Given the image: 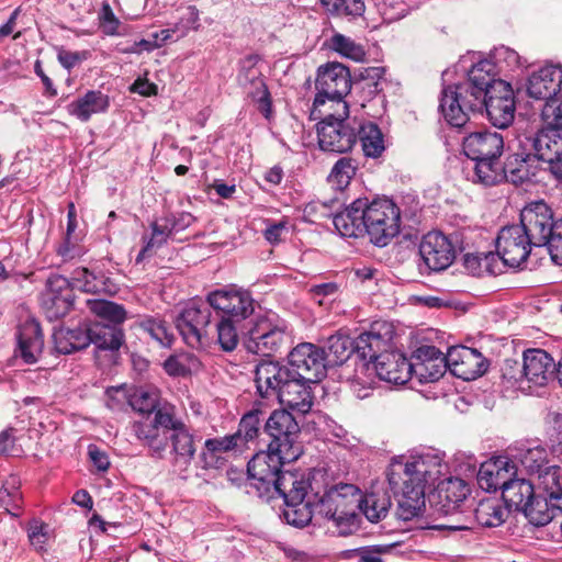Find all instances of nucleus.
Listing matches in <instances>:
<instances>
[{
    "label": "nucleus",
    "mask_w": 562,
    "mask_h": 562,
    "mask_svg": "<svg viewBox=\"0 0 562 562\" xmlns=\"http://www.w3.org/2000/svg\"><path fill=\"white\" fill-rule=\"evenodd\" d=\"M0 506L12 516H20L21 493L15 487L10 490L7 486H2L0 488Z\"/></svg>",
    "instance_id": "nucleus-59"
},
{
    "label": "nucleus",
    "mask_w": 562,
    "mask_h": 562,
    "mask_svg": "<svg viewBox=\"0 0 562 562\" xmlns=\"http://www.w3.org/2000/svg\"><path fill=\"white\" fill-rule=\"evenodd\" d=\"M439 110L453 127H462L470 120V113L481 111L477 98H470L458 85L443 88Z\"/></svg>",
    "instance_id": "nucleus-18"
},
{
    "label": "nucleus",
    "mask_w": 562,
    "mask_h": 562,
    "mask_svg": "<svg viewBox=\"0 0 562 562\" xmlns=\"http://www.w3.org/2000/svg\"><path fill=\"white\" fill-rule=\"evenodd\" d=\"M522 364L528 387L544 386L557 370L553 358L542 349L526 350Z\"/></svg>",
    "instance_id": "nucleus-30"
},
{
    "label": "nucleus",
    "mask_w": 562,
    "mask_h": 562,
    "mask_svg": "<svg viewBox=\"0 0 562 562\" xmlns=\"http://www.w3.org/2000/svg\"><path fill=\"white\" fill-rule=\"evenodd\" d=\"M327 46L340 56L353 61H362L366 57V50L361 44L340 33H335L327 41Z\"/></svg>",
    "instance_id": "nucleus-47"
},
{
    "label": "nucleus",
    "mask_w": 562,
    "mask_h": 562,
    "mask_svg": "<svg viewBox=\"0 0 562 562\" xmlns=\"http://www.w3.org/2000/svg\"><path fill=\"white\" fill-rule=\"evenodd\" d=\"M535 247L547 246L552 261L562 266V234L551 206L542 200L528 203L520 212V224Z\"/></svg>",
    "instance_id": "nucleus-5"
},
{
    "label": "nucleus",
    "mask_w": 562,
    "mask_h": 562,
    "mask_svg": "<svg viewBox=\"0 0 562 562\" xmlns=\"http://www.w3.org/2000/svg\"><path fill=\"white\" fill-rule=\"evenodd\" d=\"M281 486L283 490L279 495L284 499L283 517L289 525L302 528L313 517L319 516L317 499L313 497L315 486L310 475H288L281 481Z\"/></svg>",
    "instance_id": "nucleus-7"
},
{
    "label": "nucleus",
    "mask_w": 562,
    "mask_h": 562,
    "mask_svg": "<svg viewBox=\"0 0 562 562\" xmlns=\"http://www.w3.org/2000/svg\"><path fill=\"white\" fill-rule=\"evenodd\" d=\"M140 327L160 346H171L173 341V335L167 327L165 321L157 317L148 316L140 322Z\"/></svg>",
    "instance_id": "nucleus-52"
},
{
    "label": "nucleus",
    "mask_w": 562,
    "mask_h": 562,
    "mask_svg": "<svg viewBox=\"0 0 562 562\" xmlns=\"http://www.w3.org/2000/svg\"><path fill=\"white\" fill-rule=\"evenodd\" d=\"M110 105L109 97L101 91L89 90L68 104L69 114L87 122L93 114L104 113Z\"/></svg>",
    "instance_id": "nucleus-36"
},
{
    "label": "nucleus",
    "mask_w": 562,
    "mask_h": 562,
    "mask_svg": "<svg viewBox=\"0 0 562 562\" xmlns=\"http://www.w3.org/2000/svg\"><path fill=\"white\" fill-rule=\"evenodd\" d=\"M244 439L240 434H232L221 438H212L205 441V448L212 452H228L241 450L244 448Z\"/></svg>",
    "instance_id": "nucleus-55"
},
{
    "label": "nucleus",
    "mask_w": 562,
    "mask_h": 562,
    "mask_svg": "<svg viewBox=\"0 0 562 562\" xmlns=\"http://www.w3.org/2000/svg\"><path fill=\"white\" fill-rule=\"evenodd\" d=\"M473 161L471 179L474 183L492 187L505 180L504 165L502 166L499 158L473 159Z\"/></svg>",
    "instance_id": "nucleus-41"
},
{
    "label": "nucleus",
    "mask_w": 562,
    "mask_h": 562,
    "mask_svg": "<svg viewBox=\"0 0 562 562\" xmlns=\"http://www.w3.org/2000/svg\"><path fill=\"white\" fill-rule=\"evenodd\" d=\"M258 60L259 57L257 55H248L241 59L238 74L239 85L247 87L262 80L260 71L256 68Z\"/></svg>",
    "instance_id": "nucleus-56"
},
{
    "label": "nucleus",
    "mask_w": 562,
    "mask_h": 562,
    "mask_svg": "<svg viewBox=\"0 0 562 562\" xmlns=\"http://www.w3.org/2000/svg\"><path fill=\"white\" fill-rule=\"evenodd\" d=\"M293 371L274 361L260 362L255 371L257 393L266 400H277Z\"/></svg>",
    "instance_id": "nucleus-25"
},
{
    "label": "nucleus",
    "mask_w": 562,
    "mask_h": 562,
    "mask_svg": "<svg viewBox=\"0 0 562 562\" xmlns=\"http://www.w3.org/2000/svg\"><path fill=\"white\" fill-rule=\"evenodd\" d=\"M289 364L295 375L316 384L326 375L325 350L310 342L300 344L289 353Z\"/></svg>",
    "instance_id": "nucleus-16"
},
{
    "label": "nucleus",
    "mask_w": 562,
    "mask_h": 562,
    "mask_svg": "<svg viewBox=\"0 0 562 562\" xmlns=\"http://www.w3.org/2000/svg\"><path fill=\"white\" fill-rule=\"evenodd\" d=\"M384 324L375 323L369 331L358 336L357 356L361 360L362 371H374L376 376L387 383L402 385L412 379L411 361L400 351H389L390 331L381 334Z\"/></svg>",
    "instance_id": "nucleus-2"
},
{
    "label": "nucleus",
    "mask_w": 562,
    "mask_h": 562,
    "mask_svg": "<svg viewBox=\"0 0 562 562\" xmlns=\"http://www.w3.org/2000/svg\"><path fill=\"white\" fill-rule=\"evenodd\" d=\"M154 412L155 417L151 422L164 432H175L177 431V428H181L183 426V423L176 419L173 415L166 409H155Z\"/></svg>",
    "instance_id": "nucleus-62"
},
{
    "label": "nucleus",
    "mask_w": 562,
    "mask_h": 562,
    "mask_svg": "<svg viewBox=\"0 0 562 562\" xmlns=\"http://www.w3.org/2000/svg\"><path fill=\"white\" fill-rule=\"evenodd\" d=\"M447 362V355L443 356L439 349L434 346H423L416 350L411 361L412 378H416L420 383L438 381L448 369Z\"/></svg>",
    "instance_id": "nucleus-23"
},
{
    "label": "nucleus",
    "mask_w": 562,
    "mask_h": 562,
    "mask_svg": "<svg viewBox=\"0 0 562 562\" xmlns=\"http://www.w3.org/2000/svg\"><path fill=\"white\" fill-rule=\"evenodd\" d=\"M543 127L535 133L540 150H544V157L549 158V147L554 144L562 153V92L555 98L547 101L541 111Z\"/></svg>",
    "instance_id": "nucleus-22"
},
{
    "label": "nucleus",
    "mask_w": 562,
    "mask_h": 562,
    "mask_svg": "<svg viewBox=\"0 0 562 562\" xmlns=\"http://www.w3.org/2000/svg\"><path fill=\"white\" fill-rule=\"evenodd\" d=\"M386 551L382 547H363L355 550V557L358 558V562H382V553Z\"/></svg>",
    "instance_id": "nucleus-64"
},
{
    "label": "nucleus",
    "mask_w": 562,
    "mask_h": 562,
    "mask_svg": "<svg viewBox=\"0 0 562 562\" xmlns=\"http://www.w3.org/2000/svg\"><path fill=\"white\" fill-rule=\"evenodd\" d=\"M515 463L507 457H497L483 462L477 473V483L487 492L504 490L512 476H516Z\"/></svg>",
    "instance_id": "nucleus-29"
},
{
    "label": "nucleus",
    "mask_w": 562,
    "mask_h": 562,
    "mask_svg": "<svg viewBox=\"0 0 562 562\" xmlns=\"http://www.w3.org/2000/svg\"><path fill=\"white\" fill-rule=\"evenodd\" d=\"M240 323L233 318H223L211 329L213 341H216L224 351H233L239 342Z\"/></svg>",
    "instance_id": "nucleus-46"
},
{
    "label": "nucleus",
    "mask_w": 562,
    "mask_h": 562,
    "mask_svg": "<svg viewBox=\"0 0 562 562\" xmlns=\"http://www.w3.org/2000/svg\"><path fill=\"white\" fill-rule=\"evenodd\" d=\"M535 496V485L525 480L512 476L502 492L503 501L510 508L521 510Z\"/></svg>",
    "instance_id": "nucleus-40"
},
{
    "label": "nucleus",
    "mask_w": 562,
    "mask_h": 562,
    "mask_svg": "<svg viewBox=\"0 0 562 562\" xmlns=\"http://www.w3.org/2000/svg\"><path fill=\"white\" fill-rule=\"evenodd\" d=\"M363 204L366 234L374 245L386 246L400 233L398 206L389 199H375L370 203L363 199Z\"/></svg>",
    "instance_id": "nucleus-9"
},
{
    "label": "nucleus",
    "mask_w": 562,
    "mask_h": 562,
    "mask_svg": "<svg viewBox=\"0 0 562 562\" xmlns=\"http://www.w3.org/2000/svg\"><path fill=\"white\" fill-rule=\"evenodd\" d=\"M74 297L72 283L60 274H52L41 296L42 307L49 319H57L69 313Z\"/></svg>",
    "instance_id": "nucleus-19"
},
{
    "label": "nucleus",
    "mask_w": 562,
    "mask_h": 562,
    "mask_svg": "<svg viewBox=\"0 0 562 562\" xmlns=\"http://www.w3.org/2000/svg\"><path fill=\"white\" fill-rule=\"evenodd\" d=\"M503 148L502 135L492 131L471 133L463 139V151L471 160L499 158Z\"/></svg>",
    "instance_id": "nucleus-31"
},
{
    "label": "nucleus",
    "mask_w": 562,
    "mask_h": 562,
    "mask_svg": "<svg viewBox=\"0 0 562 562\" xmlns=\"http://www.w3.org/2000/svg\"><path fill=\"white\" fill-rule=\"evenodd\" d=\"M391 507V498L385 492H371L364 497L360 494L358 510L363 513L368 520L376 522L384 518Z\"/></svg>",
    "instance_id": "nucleus-44"
},
{
    "label": "nucleus",
    "mask_w": 562,
    "mask_h": 562,
    "mask_svg": "<svg viewBox=\"0 0 562 562\" xmlns=\"http://www.w3.org/2000/svg\"><path fill=\"white\" fill-rule=\"evenodd\" d=\"M488 121L498 128L508 127L516 112L515 94L512 86L506 81H497L492 86L490 94L483 100Z\"/></svg>",
    "instance_id": "nucleus-17"
},
{
    "label": "nucleus",
    "mask_w": 562,
    "mask_h": 562,
    "mask_svg": "<svg viewBox=\"0 0 562 562\" xmlns=\"http://www.w3.org/2000/svg\"><path fill=\"white\" fill-rule=\"evenodd\" d=\"M207 303L212 308L222 312L223 318H233L235 322H243L255 311L250 293L236 286H227L209 293Z\"/></svg>",
    "instance_id": "nucleus-15"
},
{
    "label": "nucleus",
    "mask_w": 562,
    "mask_h": 562,
    "mask_svg": "<svg viewBox=\"0 0 562 562\" xmlns=\"http://www.w3.org/2000/svg\"><path fill=\"white\" fill-rule=\"evenodd\" d=\"M518 150L506 158L504 162V179L513 184H522L533 181L541 171V162H547L554 169V161L560 159L559 147L554 144L549 148V158H544V150H540L536 136L524 135L518 137Z\"/></svg>",
    "instance_id": "nucleus-6"
},
{
    "label": "nucleus",
    "mask_w": 562,
    "mask_h": 562,
    "mask_svg": "<svg viewBox=\"0 0 562 562\" xmlns=\"http://www.w3.org/2000/svg\"><path fill=\"white\" fill-rule=\"evenodd\" d=\"M53 341L58 353L68 355L90 345L87 324L76 328L60 327L54 330Z\"/></svg>",
    "instance_id": "nucleus-37"
},
{
    "label": "nucleus",
    "mask_w": 562,
    "mask_h": 562,
    "mask_svg": "<svg viewBox=\"0 0 562 562\" xmlns=\"http://www.w3.org/2000/svg\"><path fill=\"white\" fill-rule=\"evenodd\" d=\"M248 94L260 104V111L268 115L271 110L270 93L262 80L249 86Z\"/></svg>",
    "instance_id": "nucleus-61"
},
{
    "label": "nucleus",
    "mask_w": 562,
    "mask_h": 562,
    "mask_svg": "<svg viewBox=\"0 0 562 562\" xmlns=\"http://www.w3.org/2000/svg\"><path fill=\"white\" fill-rule=\"evenodd\" d=\"M291 335L288 323L274 313L258 316L248 329L246 348L249 352L269 357L288 347Z\"/></svg>",
    "instance_id": "nucleus-8"
},
{
    "label": "nucleus",
    "mask_w": 562,
    "mask_h": 562,
    "mask_svg": "<svg viewBox=\"0 0 562 562\" xmlns=\"http://www.w3.org/2000/svg\"><path fill=\"white\" fill-rule=\"evenodd\" d=\"M312 381H306L294 373L277 397L280 404L294 412L306 414L313 406Z\"/></svg>",
    "instance_id": "nucleus-32"
},
{
    "label": "nucleus",
    "mask_w": 562,
    "mask_h": 562,
    "mask_svg": "<svg viewBox=\"0 0 562 562\" xmlns=\"http://www.w3.org/2000/svg\"><path fill=\"white\" fill-rule=\"evenodd\" d=\"M315 85L317 93L311 110L313 120L325 114V110L336 111L338 116H348L349 108L344 98L351 89V80L347 67L339 63L321 66Z\"/></svg>",
    "instance_id": "nucleus-4"
},
{
    "label": "nucleus",
    "mask_w": 562,
    "mask_h": 562,
    "mask_svg": "<svg viewBox=\"0 0 562 562\" xmlns=\"http://www.w3.org/2000/svg\"><path fill=\"white\" fill-rule=\"evenodd\" d=\"M358 337L352 340L348 335L337 333L331 335L326 342L325 347V362L326 366L334 367L340 366L346 362L350 356L356 352Z\"/></svg>",
    "instance_id": "nucleus-39"
},
{
    "label": "nucleus",
    "mask_w": 562,
    "mask_h": 562,
    "mask_svg": "<svg viewBox=\"0 0 562 562\" xmlns=\"http://www.w3.org/2000/svg\"><path fill=\"white\" fill-rule=\"evenodd\" d=\"M283 453L272 451L269 448L268 451L256 453L247 465L249 477L258 481L266 491H270V486H272L280 494L283 490V486H281L283 477L301 475L296 472L281 471L282 464L291 462L283 459Z\"/></svg>",
    "instance_id": "nucleus-13"
},
{
    "label": "nucleus",
    "mask_w": 562,
    "mask_h": 562,
    "mask_svg": "<svg viewBox=\"0 0 562 562\" xmlns=\"http://www.w3.org/2000/svg\"><path fill=\"white\" fill-rule=\"evenodd\" d=\"M261 416L262 412L259 409H252L243 416L236 434H240V437L244 439V446L258 436L259 426L262 420Z\"/></svg>",
    "instance_id": "nucleus-54"
},
{
    "label": "nucleus",
    "mask_w": 562,
    "mask_h": 562,
    "mask_svg": "<svg viewBox=\"0 0 562 562\" xmlns=\"http://www.w3.org/2000/svg\"><path fill=\"white\" fill-rule=\"evenodd\" d=\"M502 375L512 384H518L519 387H522V384L526 382L524 364H520L517 361H505V364L502 369Z\"/></svg>",
    "instance_id": "nucleus-63"
},
{
    "label": "nucleus",
    "mask_w": 562,
    "mask_h": 562,
    "mask_svg": "<svg viewBox=\"0 0 562 562\" xmlns=\"http://www.w3.org/2000/svg\"><path fill=\"white\" fill-rule=\"evenodd\" d=\"M47 525L40 520H32L27 528V535L31 546L37 551H45L48 541Z\"/></svg>",
    "instance_id": "nucleus-58"
},
{
    "label": "nucleus",
    "mask_w": 562,
    "mask_h": 562,
    "mask_svg": "<svg viewBox=\"0 0 562 562\" xmlns=\"http://www.w3.org/2000/svg\"><path fill=\"white\" fill-rule=\"evenodd\" d=\"M532 247V239L520 225L503 227L496 239L497 255L510 268H518L526 262Z\"/></svg>",
    "instance_id": "nucleus-14"
},
{
    "label": "nucleus",
    "mask_w": 562,
    "mask_h": 562,
    "mask_svg": "<svg viewBox=\"0 0 562 562\" xmlns=\"http://www.w3.org/2000/svg\"><path fill=\"white\" fill-rule=\"evenodd\" d=\"M211 307L209 303L190 302L177 316L176 327L188 346L200 348L213 341Z\"/></svg>",
    "instance_id": "nucleus-11"
},
{
    "label": "nucleus",
    "mask_w": 562,
    "mask_h": 562,
    "mask_svg": "<svg viewBox=\"0 0 562 562\" xmlns=\"http://www.w3.org/2000/svg\"><path fill=\"white\" fill-rule=\"evenodd\" d=\"M445 454L432 448L422 449L394 460L387 470L390 488L397 502L396 516L408 521L425 507V488L448 471Z\"/></svg>",
    "instance_id": "nucleus-1"
},
{
    "label": "nucleus",
    "mask_w": 562,
    "mask_h": 562,
    "mask_svg": "<svg viewBox=\"0 0 562 562\" xmlns=\"http://www.w3.org/2000/svg\"><path fill=\"white\" fill-rule=\"evenodd\" d=\"M359 138L362 150L367 157L376 158L383 153V136L375 124L367 123L361 125L359 128Z\"/></svg>",
    "instance_id": "nucleus-48"
},
{
    "label": "nucleus",
    "mask_w": 562,
    "mask_h": 562,
    "mask_svg": "<svg viewBox=\"0 0 562 562\" xmlns=\"http://www.w3.org/2000/svg\"><path fill=\"white\" fill-rule=\"evenodd\" d=\"M526 91L529 98L542 100L544 103L555 98L562 91V67L546 65L535 71L528 78Z\"/></svg>",
    "instance_id": "nucleus-26"
},
{
    "label": "nucleus",
    "mask_w": 562,
    "mask_h": 562,
    "mask_svg": "<svg viewBox=\"0 0 562 562\" xmlns=\"http://www.w3.org/2000/svg\"><path fill=\"white\" fill-rule=\"evenodd\" d=\"M70 283H72L74 289H79L86 293L97 294L108 291L104 277H97L87 268L76 269Z\"/></svg>",
    "instance_id": "nucleus-51"
},
{
    "label": "nucleus",
    "mask_w": 562,
    "mask_h": 562,
    "mask_svg": "<svg viewBox=\"0 0 562 562\" xmlns=\"http://www.w3.org/2000/svg\"><path fill=\"white\" fill-rule=\"evenodd\" d=\"M44 339L41 326L34 319L25 321L18 329V348L15 356L25 363L37 362L43 352Z\"/></svg>",
    "instance_id": "nucleus-33"
},
{
    "label": "nucleus",
    "mask_w": 562,
    "mask_h": 562,
    "mask_svg": "<svg viewBox=\"0 0 562 562\" xmlns=\"http://www.w3.org/2000/svg\"><path fill=\"white\" fill-rule=\"evenodd\" d=\"M356 170L355 161L349 157H342L336 161L327 180L333 188L342 191L349 186Z\"/></svg>",
    "instance_id": "nucleus-49"
},
{
    "label": "nucleus",
    "mask_w": 562,
    "mask_h": 562,
    "mask_svg": "<svg viewBox=\"0 0 562 562\" xmlns=\"http://www.w3.org/2000/svg\"><path fill=\"white\" fill-rule=\"evenodd\" d=\"M87 307L95 317L109 322L110 325L119 326L126 319L125 308L111 301L101 299H89Z\"/></svg>",
    "instance_id": "nucleus-45"
},
{
    "label": "nucleus",
    "mask_w": 562,
    "mask_h": 562,
    "mask_svg": "<svg viewBox=\"0 0 562 562\" xmlns=\"http://www.w3.org/2000/svg\"><path fill=\"white\" fill-rule=\"evenodd\" d=\"M99 20L102 31L106 35H115L117 34L120 21L115 16L111 5L109 2L104 1L102 3L101 10L99 12Z\"/></svg>",
    "instance_id": "nucleus-60"
},
{
    "label": "nucleus",
    "mask_w": 562,
    "mask_h": 562,
    "mask_svg": "<svg viewBox=\"0 0 562 562\" xmlns=\"http://www.w3.org/2000/svg\"><path fill=\"white\" fill-rule=\"evenodd\" d=\"M172 234L173 233L169 228L168 222L164 218L160 222H154L151 224V236L137 255L136 262H142L146 257H149L155 249L165 245L169 236Z\"/></svg>",
    "instance_id": "nucleus-50"
},
{
    "label": "nucleus",
    "mask_w": 562,
    "mask_h": 562,
    "mask_svg": "<svg viewBox=\"0 0 562 562\" xmlns=\"http://www.w3.org/2000/svg\"><path fill=\"white\" fill-rule=\"evenodd\" d=\"M363 205V199H357L334 216V226L341 237L357 238L366 234Z\"/></svg>",
    "instance_id": "nucleus-34"
},
{
    "label": "nucleus",
    "mask_w": 562,
    "mask_h": 562,
    "mask_svg": "<svg viewBox=\"0 0 562 562\" xmlns=\"http://www.w3.org/2000/svg\"><path fill=\"white\" fill-rule=\"evenodd\" d=\"M543 461V450L539 448L529 449L521 459L522 465L529 473H538L539 488L547 491L555 501L554 504L562 509V469L548 467L542 470Z\"/></svg>",
    "instance_id": "nucleus-20"
},
{
    "label": "nucleus",
    "mask_w": 562,
    "mask_h": 562,
    "mask_svg": "<svg viewBox=\"0 0 562 562\" xmlns=\"http://www.w3.org/2000/svg\"><path fill=\"white\" fill-rule=\"evenodd\" d=\"M265 431L271 438L269 449L283 453L286 461H295L302 453L297 441L300 427L292 414L286 409L271 413L265 424Z\"/></svg>",
    "instance_id": "nucleus-10"
},
{
    "label": "nucleus",
    "mask_w": 562,
    "mask_h": 562,
    "mask_svg": "<svg viewBox=\"0 0 562 562\" xmlns=\"http://www.w3.org/2000/svg\"><path fill=\"white\" fill-rule=\"evenodd\" d=\"M476 521L484 527H498L506 517L507 509L497 498H486L481 501L474 510Z\"/></svg>",
    "instance_id": "nucleus-43"
},
{
    "label": "nucleus",
    "mask_w": 562,
    "mask_h": 562,
    "mask_svg": "<svg viewBox=\"0 0 562 562\" xmlns=\"http://www.w3.org/2000/svg\"><path fill=\"white\" fill-rule=\"evenodd\" d=\"M170 440L172 442V449L176 454V465L181 469H186L190 464L195 453L193 436L183 425L181 428H177V431L171 432Z\"/></svg>",
    "instance_id": "nucleus-42"
},
{
    "label": "nucleus",
    "mask_w": 562,
    "mask_h": 562,
    "mask_svg": "<svg viewBox=\"0 0 562 562\" xmlns=\"http://www.w3.org/2000/svg\"><path fill=\"white\" fill-rule=\"evenodd\" d=\"M419 254L430 271H441L453 262L456 248L441 232H429L419 244Z\"/></svg>",
    "instance_id": "nucleus-21"
},
{
    "label": "nucleus",
    "mask_w": 562,
    "mask_h": 562,
    "mask_svg": "<svg viewBox=\"0 0 562 562\" xmlns=\"http://www.w3.org/2000/svg\"><path fill=\"white\" fill-rule=\"evenodd\" d=\"M308 475L315 486L313 497L317 499L316 508L319 516L331 520L339 536H348L357 530L360 490L353 484L340 483L325 487L322 493L321 480L324 474L321 471H313Z\"/></svg>",
    "instance_id": "nucleus-3"
},
{
    "label": "nucleus",
    "mask_w": 562,
    "mask_h": 562,
    "mask_svg": "<svg viewBox=\"0 0 562 562\" xmlns=\"http://www.w3.org/2000/svg\"><path fill=\"white\" fill-rule=\"evenodd\" d=\"M126 402L134 411L142 414H149L157 407L158 395L155 391L138 389L131 395H126Z\"/></svg>",
    "instance_id": "nucleus-53"
},
{
    "label": "nucleus",
    "mask_w": 562,
    "mask_h": 562,
    "mask_svg": "<svg viewBox=\"0 0 562 562\" xmlns=\"http://www.w3.org/2000/svg\"><path fill=\"white\" fill-rule=\"evenodd\" d=\"M537 488L539 493L535 494V496L529 499V503L521 509V512L530 524L535 526H544L553 519L557 510L562 513V509L554 504L555 501L552 499L547 491L539 488L538 484Z\"/></svg>",
    "instance_id": "nucleus-35"
},
{
    "label": "nucleus",
    "mask_w": 562,
    "mask_h": 562,
    "mask_svg": "<svg viewBox=\"0 0 562 562\" xmlns=\"http://www.w3.org/2000/svg\"><path fill=\"white\" fill-rule=\"evenodd\" d=\"M469 491L463 480L451 477L438 485L430 496V503L438 514L454 515L461 508Z\"/></svg>",
    "instance_id": "nucleus-28"
},
{
    "label": "nucleus",
    "mask_w": 562,
    "mask_h": 562,
    "mask_svg": "<svg viewBox=\"0 0 562 562\" xmlns=\"http://www.w3.org/2000/svg\"><path fill=\"white\" fill-rule=\"evenodd\" d=\"M90 344L103 350H117L123 344L124 334L121 327L103 323L87 324Z\"/></svg>",
    "instance_id": "nucleus-38"
},
{
    "label": "nucleus",
    "mask_w": 562,
    "mask_h": 562,
    "mask_svg": "<svg viewBox=\"0 0 562 562\" xmlns=\"http://www.w3.org/2000/svg\"><path fill=\"white\" fill-rule=\"evenodd\" d=\"M348 116H338L336 111L325 110L318 120L317 135L321 149L331 153H346L357 140L356 131L345 124Z\"/></svg>",
    "instance_id": "nucleus-12"
},
{
    "label": "nucleus",
    "mask_w": 562,
    "mask_h": 562,
    "mask_svg": "<svg viewBox=\"0 0 562 562\" xmlns=\"http://www.w3.org/2000/svg\"><path fill=\"white\" fill-rule=\"evenodd\" d=\"M493 59L492 61L495 64L496 69L498 68L499 70H512L520 66L518 53L506 46L496 48L493 54Z\"/></svg>",
    "instance_id": "nucleus-57"
},
{
    "label": "nucleus",
    "mask_w": 562,
    "mask_h": 562,
    "mask_svg": "<svg viewBox=\"0 0 562 562\" xmlns=\"http://www.w3.org/2000/svg\"><path fill=\"white\" fill-rule=\"evenodd\" d=\"M497 70L495 64L490 59H483L472 66L468 74V79L458 86L470 98H477V105L483 109V100L492 86H495L501 79H496Z\"/></svg>",
    "instance_id": "nucleus-27"
},
{
    "label": "nucleus",
    "mask_w": 562,
    "mask_h": 562,
    "mask_svg": "<svg viewBox=\"0 0 562 562\" xmlns=\"http://www.w3.org/2000/svg\"><path fill=\"white\" fill-rule=\"evenodd\" d=\"M447 361L449 371L464 381L474 380L486 371V362L482 353L469 347L449 348Z\"/></svg>",
    "instance_id": "nucleus-24"
}]
</instances>
